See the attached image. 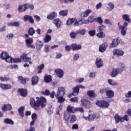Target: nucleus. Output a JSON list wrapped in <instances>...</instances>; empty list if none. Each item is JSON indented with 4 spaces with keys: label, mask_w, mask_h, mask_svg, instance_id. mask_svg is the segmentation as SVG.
<instances>
[{
    "label": "nucleus",
    "mask_w": 131,
    "mask_h": 131,
    "mask_svg": "<svg viewBox=\"0 0 131 131\" xmlns=\"http://www.w3.org/2000/svg\"><path fill=\"white\" fill-rule=\"evenodd\" d=\"M71 49L73 51H78L79 50H81V45L73 44L71 45Z\"/></svg>",
    "instance_id": "aec40b11"
},
{
    "label": "nucleus",
    "mask_w": 131,
    "mask_h": 131,
    "mask_svg": "<svg viewBox=\"0 0 131 131\" xmlns=\"http://www.w3.org/2000/svg\"><path fill=\"white\" fill-rule=\"evenodd\" d=\"M74 110V107H73V106H71L69 105L67 107V111H68V112L73 113Z\"/></svg>",
    "instance_id": "bf43d9fd"
},
{
    "label": "nucleus",
    "mask_w": 131,
    "mask_h": 131,
    "mask_svg": "<svg viewBox=\"0 0 131 131\" xmlns=\"http://www.w3.org/2000/svg\"><path fill=\"white\" fill-rule=\"evenodd\" d=\"M59 16H61V17H65L68 15V10L66 9L64 10H61L59 12Z\"/></svg>",
    "instance_id": "72a5a7b5"
},
{
    "label": "nucleus",
    "mask_w": 131,
    "mask_h": 131,
    "mask_svg": "<svg viewBox=\"0 0 131 131\" xmlns=\"http://www.w3.org/2000/svg\"><path fill=\"white\" fill-rule=\"evenodd\" d=\"M96 74H97V73L96 72H92L89 75V77L90 78H94L96 77Z\"/></svg>",
    "instance_id": "4d7b16f0"
},
{
    "label": "nucleus",
    "mask_w": 131,
    "mask_h": 131,
    "mask_svg": "<svg viewBox=\"0 0 131 131\" xmlns=\"http://www.w3.org/2000/svg\"><path fill=\"white\" fill-rule=\"evenodd\" d=\"M77 34H78V33H77V31H76V32H71V33H70V36L71 38L74 39L76 38V36H77Z\"/></svg>",
    "instance_id": "ea45409f"
},
{
    "label": "nucleus",
    "mask_w": 131,
    "mask_h": 131,
    "mask_svg": "<svg viewBox=\"0 0 131 131\" xmlns=\"http://www.w3.org/2000/svg\"><path fill=\"white\" fill-rule=\"evenodd\" d=\"M113 53L114 56H123V55H124V52L119 49H114L113 50Z\"/></svg>",
    "instance_id": "f3484780"
},
{
    "label": "nucleus",
    "mask_w": 131,
    "mask_h": 131,
    "mask_svg": "<svg viewBox=\"0 0 131 131\" xmlns=\"http://www.w3.org/2000/svg\"><path fill=\"white\" fill-rule=\"evenodd\" d=\"M92 11L91 9H87L84 12H81L80 13V16L82 18H86L90 15V14L92 13Z\"/></svg>",
    "instance_id": "9d476101"
},
{
    "label": "nucleus",
    "mask_w": 131,
    "mask_h": 131,
    "mask_svg": "<svg viewBox=\"0 0 131 131\" xmlns=\"http://www.w3.org/2000/svg\"><path fill=\"white\" fill-rule=\"evenodd\" d=\"M0 58L2 60H5L7 63H11L12 62V57L10 56L7 52H3L0 56Z\"/></svg>",
    "instance_id": "7ed1b4c3"
},
{
    "label": "nucleus",
    "mask_w": 131,
    "mask_h": 131,
    "mask_svg": "<svg viewBox=\"0 0 131 131\" xmlns=\"http://www.w3.org/2000/svg\"><path fill=\"white\" fill-rule=\"evenodd\" d=\"M55 72L57 74L58 77H59V78L63 77V76L64 75V72L63 71V70L57 69L55 70Z\"/></svg>",
    "instance_id": "a211bd4d"
},
{
    "label": "nucleus",
    "mask_w": 131,
    "mask_h": 131,
    "mask_svg": "<svg viewBox=\"0 0 131 131\" xmlns=\"http://www.w3.org/2000/svg\"><path fill=\"white\" fill-rule=\"evenodd\" d=\"M70 101L71 102H74V103H76L78 102V98L77 97L72 98L70 99Z\"/></svg>",
    "instance_id": "680f3d73"
},
{
    "label": "nucleus",
    "mask_w": 131,
    "mask_h": 131,
    "mask_svg": "<svg viewBox=\"0 0 131 131\" xmlns=\"http://www.w3.org/2000/svg\"><path fill=\"white\" fill-rule=\"evenodd\" d=\"M108 82L109 84H110L111 85H113V86H115V85H117V83L115 82V81H114V80L112 79H108Z\"/></svg>",
    "instance_id": "a18cd8bd"
},
{
    "label": "nucleus",
    "mask_w": 131,
    "mask_h": 131,
    "mask_svg": "<svg viewBox=\"0 0 131 131\" xmlns=\"http://www.w3.org/2000/svg\"><path fill=\"white\" fill-rule=\"evenodd\" d=\"M20 58L25 62H29V64H31V58L27 57V54L23 53L20 55Z\"/></svg>",
    "instance_id": "9b49d317"
},
{
    "label": "nucleus",
    "mask_w": 131,
    "mask_h": 131,
    "mask_svg": "<svg viewBox=\"0 0 131 131\" xmlns=\"http://www.w3.org/2000/svg\"><path fill=\"white\" fill-rule=\"evenodd\" d=\"M18 78L19 82H21V83H26V80H29V79L24 78L21 76H19Z\"/></svg>",
    "instance_id": "58836bf2"
},
{
    "label": "nucleus",
    "mask_w": 131,
    "mask_h": 131,
    "mask_svg": "<svg viewBox=\"0 0 131 131\" xmlns=\"http://www.w3.org/2000/svg\"><path fill=\"white\" fill-rule=\"evenodd\" d=\"M20 62H21V59L20 58L12 59L11 57V62H10V63H20Z\"/></svg>",
    "instance_id": "49530a36"
},
{
    "label": "nucleus",
    "mask_w": 131,
    "mask_h": 131,
    "mask_svg": "<svg viewBox=\"0 0 131 131\" xmlns=\"http://www.w3.org/2000/svg\"><path fill=\"white\" fill-rule=\"evenodd\" d=\"M106 29V26L104 25H101L99 27V29L97 30L98 32H103V30H105Z\"/></svg>",
    "instance_id": "8fccbe9b"
},
{
    "label": "nucleus",
    "mask_w": 131,
    "mask_h": 131,
    "mask_svg": "<svg viewBox=\"0 0 131 131\" xmlns=\"http://www.w3.org/2000/svg\"><path fill=\"white\" fill-rule=\"evenodd\" d=\"M4 123L6 124H10L11 125H14V121L11 119L6 118L4 120Z\"/></svg>",
    "instance_id": "473e14b6"
},
{
    "label": "nucleus",
    "mask_w": 131,
    "mask_h": 131,
    "mask_svg": "<svg viewBox=\"0 0 131 131\" xmlns=\"http://www.w3.org/2000/svg\"><path fill=\"white\" fill-rule=\"evenodd\" d=\"M81 103L84 107H85V108H87L89 109V108H91L92 107V104H91V102L90 101L83 99L81 100Z\"/></svg>",
    "instance_id": "1a4fd4ad"
},
{
    "label": "nucleus",
    "mask_w": 131,
    "mask_h": 131,
    "mask_svg": "<svg viewBox=\"0 0 131 131\" xmlns=\"http://www.w3.org/2000/svg\"><path fill=\"white\" fill-rule=\"evenodd\" d=\"M37 101L35 102L34 98H31L30 99V104L33 108H34L35 110H38V107L40 106L41 108H45L46 107V103H47V99L43 97H36Z\"/></svg>",
    "instance_id": "f257e3e1"
},
{
    "label": "nucleus",
    "mask_w": 131,
    "mask_h": 131,
    "mask_svg": "<svg viewBox=\"0 0 131 131\" xmlns=\"http://www.w3.org/2000/svg\"><path fill=\"white\" fill-rule=\"evenodd\" d=\"M45 68V64H42L39 66H38V73H41V70Z\"/></svg>",
    "instance_id": "3c124183"
},
{
    "label": "nucleus",
    "mask_w": 131,
    "mask_h": 131,
    "mask_svg": "<svg viewBox=\"0 0 131 131\" xmlns=\"http://www.w3.org/2000/svg\"><path fill=\"white\" fill-rule=\"evenodd\" d=\"M7 38H9V39H11V38H13L14 37V34L13 33H10L7 35L6 36Z\"/></svg>",
    "instance_id": "0e129e2a"
},
{
    "label": "nucleus",
    "mask_w": 131,
    "mask_h": 131,
    "mask_svg": "<svg viewBox=\"0 0 131 131\" xmlns=\"http://www.w3.org/2000/svg\"><path fill=\"white\" fill-rule=\"evenodd\" d=\"M29 21L30 23H34V19H33V18H32V16L28 15H26L24 17V21L25 22H27V21Z\"/></svg>",
    "instance_id": "2eb2a0df"
},
{
    "label": "nucleus",
    "mask_w": 131,
    "mask_h": 131,
    "mask_svg": "<svg viewBox=\"0 0 131 131\" xmlns=\"http://www.w3.org/2000/svg\"><path fill=\"white\" fill-rule=\"evenodd\" d=\"M86 32V30L84 29H83L81 30L77 31V33H78V34H80L81 35H84Z\"/></svg>",
    "instance_id": "c03bdc74"
},
{
    "label": "nucleus",
    "mask_w": 131,
    "mask_h": 131,
    "mask_svg": "<svg viewBox=\"0 0 131 131\" xmlns=\"http://www.w3.org/2000/svg\"><path fill=\"white\" fill-rule=\"evenodd\" d=\"M0 89L6 91L7 90H11L12 89V85L9 84L0 83Z\"/></svg>",
    "instance_id": "ddd939ff"
},
{
    "label": "nucleus",
    "mask_w": 131,
    "mask_h": 131,
    "mask_svg": "<svg viewBox=\"0 0 131 131\" xmlns=\"http://www.w3.org/2000/svg\"><path fill=\"white\" fill-rule=\"evenodd\" d=\"M45 53H48L50 51V46L49 45H46L44 48Z\"/></svg>",
    "instance_id": "e2e57ef3"
},
{
    "label": "nucleus",
    "mask_w": 131,
    "mask_h": 131,
    "mask_svg": "<svg viewBox=\"0 0 131 131\" xmlns=\"http://www.w3.org/2000/svg\"><path fill=\"white\" fill-rule=\"evenodd\" d=\"M114 119H115L116 123H119V122H123V121L122 117H120L117 114L115 115Z\"/></svg>",
    "instance_id": "bb28decb"
},
{
    "label": "nucleus",
    "mask_w": 131,
    "mask_h": 131,
    "mask_svg": "<svg viewBox=\"0 0 131 131\" xmlns=\"http://www.w3.org/2000/svg\"><path fill=\"white\" fill-rule=\"evenodd\" d=\"M120 74L119 73V71H118V69H113L112 72L111 73V76L112 77H116L117 75Z\"/></svg>",
    "instance_id": "6ab92c4d"
},
{
    "label": "nucleus",
    "mask_w": 131,
    "mask_h": 131,
    "mask_svg": "<svg viewBox=\"0 0 131 131\" xmlns=\"http://www.w3.org/2000/svg\"><path fill=\"white\" fill-rule=\"evenodd\" d=\"M52 40V37L48 34H46V35L45 36V38H43L44 42L46 43L48 42H50L51 40Z\"/></svg>",
    "instance_id": "c9c22d12"
},
{
    "label": "nucleus",
    "mask_w": 131,
    "mask_h": 131,
    "mask_svg": "<svg viewBox=\"0 0 131 131\" xmlns=\"http://www.w3.org/2000/svg\"><path fill=\"white\" fill-rule=\"evenodd\" d=\"M53 23L55 25L56 28L61 27V20L59 18H56L53 20Z\"/></svg>",
    "instance_id": "5701e85b"
},
{
    "label": "nucleus",
    "mask_w": 131,
    "mask_h": 131,
    "mask_svg": "<svg viewBox=\"0 0 131 131\" xmlns=\"http://www.w3.org/2000/svg\"><path fill=\"white\" fill-rule=\"evenodd\" d=\"M75 21H76V19L75 18H69L67 20L66 24L68 26H69L71 24H73V23H74V22L75 23Z\"/></svg>",
    "instance_id": "e433bc0d"
},
{
    "label": "nucleus",
    "mask_w": 131,
    "mask_h": 131,
    "mask_svg": "<svg viewBox=\"0 0 131 131\" xmlns=\"http://www.w3.org/2000/svg\"><path fill=\"white\" fill-rule=\"evenodd\" d=\"M65 95V88L64 87H59L57 89V93L55 94V97L58 100V103H63L65 101L64 96Z\"/></svg>",
    "instance_id": "f03ea898"
},
{
    "label": "nucleus",
    "mask_w": 131,
    "mask_h": 131,
    "mask_svg": "<svg viewBox=\"0 0 131 131\" xmlns=\"http://www.w3.org/2000/svg\"><path fill=\"white\" fill-rule=\"evenodd\" d=\"M78 59H79V54H78V53H76L73 56V61H77Z\"/></svg>",
    "instance_id": "864d4df0"
},
{
    "label": "nucleus",
    "mask_w": 131,
    "mask_h": 131,
    "mask_svg": "<svg viewBox=\"0 0 131 131\" xmlns=\"http://www.w3.org/2000/svg\"><path fill=\"white\" fill-rule=\"evenodd\" d=\"M34 18L36 19L37 22H39V21H40V17L37 15H34Z\"/></svg>",
    "instance_id": "69168bd1"
},
{
    "label": "nucleus",
    "mask_w": 131,
    "mask_h": 131,
    "mask_svg": "<svg viewBox=\"0 0 131 131\" xmlns=\"http://www.w3.org/2000/svg\"><path fill=\"white\" fill-rule=\"evenodd\" d=\"M107 47H108V44L107 42H104L99 46V52H100V53H104V52L106 51Z\"/></svg>",
    "instance_id": "4468645a"
},
{
    "label": "nucleus",
    "mask_w": 131,
    "mask_h": 131,
    "mask_svg": "<svg viewBox=\"0 0 131 131\" xmlns=\"http://www.w3.org/2000/svg\"><path fill=\"white\" fill-rule=\"evenodd\" d=\"M87 95L90 98H96L97 97V94L95 92L94 90H91L87 92Z\"/></svg>",
    "instance_id": "b1692460"
},
{
    "label": "nucleus",
    "mask_w": 131,
    "mask_h": 131,
    "mask_svg": "<svg viewBox=\"0 0 131 131\" xmlns=\"http://www.w3.org/2000/svg\"><path fill=\"white\" fill-rule=\"evenodd\" d=\"M83 24V21L82 20L76 19L75 22L73 24V26L77 27L79 26V25H82Z\"/></svg>",
    "instance_id": "4c0bfd02"
},
{
    "label": "nucleus",
    "mask_w": 131,
    "mask_h": 131,
    "mask_svg": "<svg viewBox=\"0 0 131 131\" xmlns=\"http://www.w3.org/2000/svg\"><path fill=\"white\" fill-rule=\"evenodd\" d=\"M32 85H35L38 83V77L37 76H34L32 78Z\"/></svg>",
    "instance_id": "c756f323"
},
{
    "label": "nucleus",
    "mask_w": 131,
    "mask_h": 131,
    "mask_svg": "<svg viewBox=\"0 0 131 131\" xmlns=\"http://www.w3.org/2000/svg\"><path fill=\"white\" fill-rule=\"evenodd\" d=\"M95 65L96 66L97 68H101V67H102L103 65V60H102V59H101V58L97 57L96 58Z\"/></svg>",
    "instance_id": "f8f14e48"
},
{
    "label": "nucleus",
    "mask_w": 131,
    "mask_h": 131,
    "mask_svg": "<svg viewBox=\"0 0 131 131\" xmlns=\"http://www.w3.org/2000/svg\"><path fill=\"white\" fill-rule=\"evenodd\" d=\"M32 43H33V39L32 38H28L26 40V45L27 48L35 49V46Z\"/></svg>",
    "instance_id": "0eeeda50"
},
{
    "label": "nucleus",
    "mask_w": 131,
    "mask_h": 131,
    "mask_svg": "<svg viewBox=\"0 0 131 131\" xmlns=\"http://www.w3.org/2000/svg\"><path fill=\"white\" fill-rule=\"evenodd\" d=\"M107 90H108V88H105L101 89L100 90L99 93L100 94H105V93L106 94L107 93Z\"/></svg>",
    "instance_id": "5fc2aeb1"
},
{
    "label": "nucleus",
    "mask_w": 131,
    "mask_h": 131,
    "mask_svg": "<svg viewBox=\"0 0 131 131\" xmlns=\"http://www.w3.org/2000/svg\"><path fill=\"white\" fill-rule=\"evenodd\" d=\"M69 117L70 118V115H69V114L66 113L64 114V120H66V121H68L69 120Z\"/></svg>",
    "instance_id": "09e8293b"
},
{
    "label": "nucleus",
    "mask_w": 131,
    "mask_h": 131,
    "mask_svg": "<svg viewBox=\"0 0 131 131\" xmlns=\"http://www.w3.org/2000/svg\"><path fill=\"white\" fill-rule=\"evenodd\" d=\"M89 34L90 35V36H95L96 35V30H91L89 32Z\"/></svg>",
    "instance_id": "13d9d810"
},
{
    "label": "nucleus",
    "mask_w": 131,
    "mask_h": 131,
    "mask_svg": "<svg viewBox=\"0 0 131 131\" xmlns=\"http://www.w3.org/2000/svg\"><path fill=\"white\" fill-rule=\"evenodd\" d=\"M97 106H98V107H100V108H108L109 107L110 104L109 102L106 101H98L96 103Z\"/></svg>",
    "instance_id": "423d86ee"
},
{
    "label": "nucleus",
    "mask_w": 131,
    "mask_h": 131,
    "mask_svg": "<svg viewBox=\"0 0 131 131\" xmlns=\"http://www.w3.org/2000/svg\"><path fill=\"white\" fill-rule=\"evenodd\" d=\"M70 123H73V122H75L77 119L76 118V116L75 115H73L70 117Z\"/></svg>",
    "instance_id": "37998d69"
},
{
    "label": "nucleus",
    "mask_w": 131,
    "mask_h": 131,
    "mask_svg": "<svg viewBox=\"0 0 131 131\" xmlns=\"http://www.w3.org/2000/svg\"><path fill=\"white\" fill-rule=\"evenodd\" d=\"M119 43H120V38H117L113 39L112 40V42L110 46V49H112L113 48H115V47H117Z\"/></svg>",
    "instance_id": "6e6552de"
},
{
    "label": "nucleus",
    "mask_w": 131,
    "mask_h": 131,
    "mask_svg": "<svg viewBox=\"0 0 131 131\" xmlns=\"http://www.w3.org/2000/svg\"><path fill=\"white\" fill-rule=\"evenodd\" d=\"M128 25V23L127 22L125 21L123 26H119V29L121 30V34L123 36H125L126 35V31H127V26Z\"/></svg>",
    "instance_id": "20e7f679"
},
{
    "label": "nucleus",
    "mask_w": 131,
    "mask_h": 131,
    "mask_svg": "<svg viewBox=\"0 0 131 131\" xmlns=\"http://www.w3.org/2000/svg\"><path fill=\"white\" fill-rule=\"evenodd\" d=\"M122 18L124 21H126L127 23H130L131 19L128 14H124L122 15Z\"/></svg>",
    "instance_id": "4be33fe9"
},
{
    "label": "nucleus",
    "mask_w": 131,
    "mask_h": 131,
    "mask_svg": "<svg viewBox=\"0 0 131 131\" xmlns=\"http://www.w3.org/2000/svg\"><path fill=\"white\" fill-rule=\"evenodd\" d=\"M125 97L126 98H131V91H128L127 93L125 94Z\"/></svg>",
    "instance_id": "774afa93"
},
{
    "label": "nucleus",
    "mask_w": 131,
    "mask_h": 131,
    "mask_svg": "<svg viewBox=\"0 0 131 131\" xmlns=\"http://www.w3.org/2000/svg\"><path fill=\"white\" fill-rule=\"evenodd\" d=\"M106 95L108 98H113L114 97V91L109 89V88H107Z\"/></svg>",
    "instance_id": "412c9836"
},
{
    "label": "nucleus",
    "mask_w": 131,
    "mask_h": 131,
    "mask_svg": "<svg viewBox=\"0 0 131 131\" xmlns=\"http://www.w3.org/2000/svg\"><path fill=\"white\" fill-rule=\"evenodd\" d=\"M83 118L85 119V120H88V121H93L94 119H98L100 118V115L96 114H92L88 116V117H83Z\"/></svg>",
    "instance_id": "39448f33"
},
{
    "label": "nucleus",
    "mask_w": 131,
    "mask_h": 131,
    "mask_svg": "<svg viewBox=\"0 0 131 131\" xmlns=\"http://www.w3.org/2000/svg\"><path fill=\"white\" fill-rule=\"evenodd\" d=\"M24 110H25V107L24 106H21L18 110L19 115L23 118L24 117Z\"/></svg>",
    "instance_id": "2f4dec72"
},
{
    "label": "nucleus",
    "mask_w": 131,
    "mask_h": 131,
    "mask_svg": "<svg viewBox=\"0 0 131 131\" xmlns=\"http://www.w3.org/2000/svg\"><path fill=\"white\" fill-rule=\"evenodd\" d=\"M28 4L24 5L21 6H19L18 10L19 12H25L28 9Z\"/></svg>",
    "instance_id": "7c9ffc66"
},
{
    "label": "nucleus",
    "mask_w": 131,
    "mask_h": 131,
    "mask_svg": "<svg viewBox=\"0 0 131 131\" xmlns=\"http://www.w3.org/2000/svg\"><path fill=\"white\" fill-rule=\"evenodd\" d=\"M122 119H123V122L125 120L126 121H128L129 120V118H128V116L127 115H125L123 117H122Z\"/></svg>",
    "instance_id": "052dcab7"
},
{
    "label": "nucleus",
    "mask_w": 131,
    "mask_h": 131,
    "mask_svg": "<svg viewBox=\"0 0 131 131\" xmlns=\"http://www.w3.org/2000/svg\"><path fill=\"white\" fill-rule=\"evenodd\" d=\"M45 82L47 83H50L52 81V76L46 75L44 77Z\"/></svg>",
    "instance_id": "f704fd0d"
},
{
    "label": "nucleus",
    "mask_w": 131,
    "mask_h": 131,
    "mask_svg": "<svg viewBox=\"0 0 131 131\" xmlns=\"http://www.w3.org/2000/svg\"><path fill=\"white\" fill-rule=\"evenodd\" d=\"M37 118V115H36L35 113H34L32 115V120L36 121Z\"/></svg>",
    "instance_id": "338daca9"
},
{
    "label": "nucleus",
    "mask_w": 131,
    "mask_h": 131,
    "mask_svg": "<svg viewBox=\"0 0 131 131\" xmlns=\"http://www.w3.org/2000/svg\"><path fill=\"white\" fill-rule=\"evenodd\" d=\"M36 48L37 51H39L43 47V43L40 41H37L35 44Z\"/></svg>",
    "instance_id": "c85d7f7f"
},
{
    "label": "nucleus",
    "mask_w": 131,
    "mask_h": 131,
    "mask_svg": "<svg viewBox=\"0 0 131 131\" xmlns=\"http://www.w3.org/2000/svg\"><path fill=\"white\" fill-rule=\"evenodd\" d=\"M107 6L110 7V11H112L114 9V4L111 2L108 3Z\"/></svg>",
    "instance_id": "603ef678"
},
{
    "label": "nucleus",
    "mask_w": 131,
    "mask_h": 131,
    "mask_svg": "<svg viewBox=\"0 0 131 131\" xmlns=\"http://www.w3.org/2000/svg\"><path fill=\"white\" fill-rule=\"evenodd\" d=\"M78 93H79V90L78 87L76 86V87L73 89L72 95L74 96H77L78 95Z\"/></svg>",
    "instance_id": "79ce46f5"
},
{
    "label": "nucleus",
    "mask_w": 131,
    "mask_h": 131,
    "mask_svg": "<svg viewBox=\"0 0 131 131\" xmlns=\"http://www.w3.org/2000/svg\"><path fill=\"white\" fill-rule=\"evenodd\" d=\"M47 18L49 20H53L55 18H57V12H53L50 15H48Z\"/></svg>",
    "instance_id": "393cba45"
},
{
    "label": "nucleus",
    "mask_w": 131,
    "mask_h": 131,
    "mask_svg": "<svg viewBox=\"0 0 131 131\" xmlns=\"http://www.w3.org/2000/svg\"><path fill=\"white\" fill-rule=\"evenodd\" d=\"M119 66L120 67L118 69V70L119 72V73H122V72H123L124 69H125L126 67H125V65H124V63H122V62H120L119 63Z\"/></svg>",
    "instance_id": "a878e982"
},
{
    "label": "nucleus",
    "mask_w": 131,
    "mask_h": 131,
    "mask_svg": "<svg viewBox=\"0 0 131 131\" xmlns=\"http://www.w3.org/2000/svg\"><path fill=\"white\" fill-rule=\"evenodd\" d=\"M35 34V30H34V29H33V28L32 27L30 28L28 30V34L32 36V35H33Z\"/></svg>",
    "instance_id": "a19ab883"
},
{
    "label": "nucleus",
    "mask_w": 131,
    "mask_h": 131,
    "mask_svg": "<svg viewBox=\"0 0 131 131\" xmlns=\"http://www.w3.org/2000/svg\"><path fill=\"white\" fill-rule=\"evenodd\" d=\"M13 108L12 107V105L10 104H4L3 106L2 107V110L3 111H7V110H8V111H11Z\"/></svg>",
    "instance_id": "dca6fc26"
},
{
    "label": "nucleus",
    "mask_w": 131,
    "mask_h": 131,
    "mask_svg": "<svg viewBox=\"0 0 131 131\" xmlns=\"http://www.w3.org/2000/svg\"><path fill=\"white\" fill-rule=\"evenodd\" d=\"M0 80L1 81H9L10 80V78L7 77H0Z\"/></svg>",
    "instance_id": "6e6d98bb"
},
{
    "label": "nucleus",
    "mask_w": 131,
    "mask_h": 131,
    "mask_svg": "<svg viewBox=\"0 0 131 131\" xmlns=\"http://www.w3.org/2000/svg\"><path fill=\"white\" fill-rule=\"evenodd\" d=\"M22 97H26L27 96V90L24 89H19L18 90Z\"/></svg>",
    "instance_id": "cd10ccee"
},
{
    "label": "nucleus",
    "mask_w": 131,
    "mask_h": 131,
    "mask_svg": "<svg viewBox=\"0 0 131 131\" xmlns=\"http://www.w3.org/2000/svg\"><path fill=\"white\" fill-rule=\"evenodd\" d=\"M99 33L97 34V37L99 38H103L105 37V34L103 32H98Z\"/></svg>",
    "instance_id": "de8ad7c7"
}]
</instances>
